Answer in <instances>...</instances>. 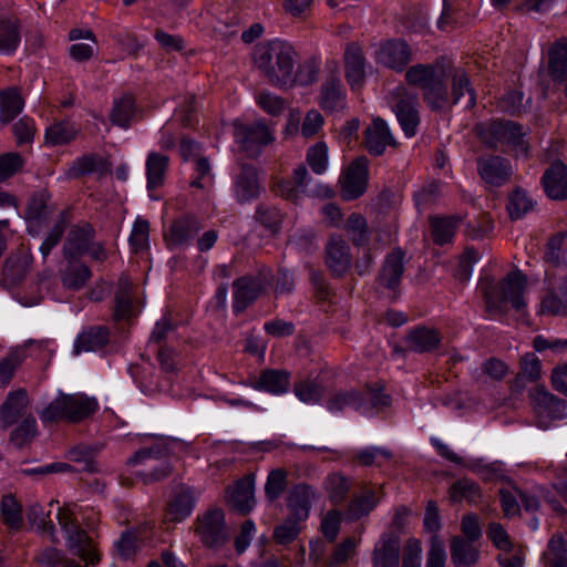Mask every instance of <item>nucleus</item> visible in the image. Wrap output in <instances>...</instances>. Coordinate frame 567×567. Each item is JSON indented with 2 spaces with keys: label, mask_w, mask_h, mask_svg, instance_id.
I'll return each mask as SVG.
<instances>
[{
  "label": "nucleus",
  "mask_w": 567,
  "mask_h": 567,
  "mask_svg": "<svg viewBox=\"0 0 567 567\" xmlns=\"http://www.w3.org/2000/svg\"><path fill=\"white\" fill-rule=\"evenodd\" d=\"M446 76L443 56H437L432 63L413 64L404 73L406 84L419 89L433 111H440L449 102Z\"/></svg>",
  "instance_id": "1"
},
{
  "label": "nucleus",
  "mask_w": 567,
  "mask_h": 567,
  "mask_svg": "<svg viewBox=\"0 0 567 567\" xmlns=\"http://www.w3.org/2000/svg\"><path fill=\"white\" fill-rule=\"evenodd\" d=\"M95 399L84 394H60L40 414L43 423L68 421L80 422L97 410Z\"/></svg>",
  "instance_id": "2"
},
{
  "label": "nucleus",
  "mask_w": 567,
  "mask_h": 567,
  "mask_svg": "<svg viewBox=\"0 0 567 567\" xmlns=\"http://www.w3.org/2000/svg\"><path fill=\"white\" fill-rule=\"evenodd\" d=\"M527 278L520 269H515L501 281L497 292L488 297L487 305L491 309L505 313L508 306L517 313L526 311L525 299Z\"/></svg>",
  "instance_id": "3"
},
{
  "label": "nucleus",
  "mask_w": 567,
  "mask_h": 567,
  "mask_svg": "<svg viewBox=\"0 0 567 567\" xmlns=\"http://www.w3.org/2000/svg\"><path fill=\"white\" fill-rule=\"evenodd\" d=\"M194 532L207 548L218 549L229 539L224 512L210 508L198 515L194 522Z\"/></svg>",
  "instance_id": "4"
},
{
  "label": "nucleus",
  "mask_w": 567,
  "mask_h": 567,
  "mask_svg": "<svg viewBox=\"0 0 567 567\" xmlns=\"http://www.w3.org/2000/svg\"><path fill=\"white\" fill-rule=\"evenodd\" d=\"M255 65L276 86L282 85L284 73V41L275 39L258 43L252 54Z\"/></svg>",
  "instance_id": "5"
},
{
  "label": "nucleus",
  "mask_w": 567,
  "mask_h": 567,
  "mask_svg": "<svg viewBox=\"0 0 567 567\" xmlns=\"http://www.w3.org/2000/svg\"><path fill=\"white\" fill-rule=\"evenodd\" d=\"M377 64L395 73H405L413 60V51L404 38H388L381 40L375 50Z\"/></svg>",
  "instance_id": "6"
},
{
  "label": "nucleus",
  "mask_w": 567,
  "mask_h": 567,
  "mask_svg": "<svg viewBox=\"0 0 567 567\" xmlns=\"http://www.w3.org/2000/svg\"><path fill=\"white\" fill-rule=\"evenodd\" d=\"M525 135L523 124L506 118H493L486 128L478 131V136L492 150H497L498 144L520 147L525 143Z\"/></svg>",
  "instance_id": "7"
},
{
  "label": "nucleus",
  "mask_w": 567,
  "mask_h": 567,
  "mask_svg": "<svg viewBox=\"0 0 567 567\" xmlns=\"http://www.w3.org/2000/svg\"><path fill=\"white\" fill-rule=\"evenodd\" d=\"M370 162L365 156H358L342 172L340 177V196L346 202L361 198L369 186Z\"/></svg>",
  "instance_id": "8"
},
{
  "label": "nucleus",
  "mask_w": 567,
  "mask_h": 567,
  "mask_svg": "<svg viewBox=\"0 0 567 567\" xmlns=\"http://www.w3.org/2000/svg\"><path fill=\"white\" fill-rule=\"evenodd\" d=\"M293 48L286 41V85L308 87L318 81L321 71V56L312 54L299 62L293 72Z\"/></svg>",
  "instance_id": "9"
},
{
  "label": "nucleus",
  "mask_w": 567,
  "mask_h": 567,
  "mask_svg": "<svg viewBox=\"0 0 567 567\" xmlns=\"http://www.w3.org/2000/svg\"><path fill=\"white\" fill-rule=\"evenodd\" d=\"M343 64L344 79L351 91L361 90L368 79L371 65L359 42L350 41L346 44Z\"/></svg>",
  "instance_id": "10"
},
{
  "label": "nucleus",
  "mask_w": 567,
  "mask_h": 567,
  "mask_svg": "<svg viewBox=\"0 0 567 567\" xmlns=\"http://www.w3.org/2000/svg\"><path fill=\"white\" fill-rule=\"evenodd\" d=\"M477 174L489 188H501L508 183L513 174L508 158L497 154L482 155L476 161Z\"/></svg>",
  "instance_id": "11"
},
{
  "label": "nucleus",
  "mask_w": 567,
  "mask_h": 567,
  "mask_svg": "<svg viewBox=\"0 0 567 567\" xmlns=\"http://www.w3.org/2000/svg\"><path fill=\"white\" fill-rule=\"evenodd\" d=\"M235 141L249 157H256L262 146L274 141V136L264 121H257L250 125L236 122Z\"/></svg>",
  "instance_id": "12"
},
{
  "label": "nucleus",
  "mask_w": 567,
  "mask_h": 567,
  "mask_svg": "<svg viewBox=\"0 0 567 567\" xmlns=\"http://www.w3.org/2000/svg\"><path fill=\"white\" fill-rule=\"evenodd\" d=\"M268 279L265 275H245L233 282V310L243 313L264 291Z\"/></svg>",
  "instance_id": "13"
},
{
  "label": "nucleus",
  "mask_w": 567,
  "mask_h": 567,
  "mask_svg": "<svg viewBox=\"0 0 567 567\" xmlns=\"http://www.w3.org/2000/svg\"><path fill=\"white\" fill-rule=\"evenodd\" d=\"M429 234L434 246H453L457 231L464 223L461 214H433L427 218Z\"/></svg>",
  "instance_id": "14"
},
{
  "label": "nucleus",
  "mask_w": 567,
  "mask_h": 567,
  "mask_svg": "<svg viewBox=\"0 0 567 567\" xmlns=\"http://www.w3.org/2000/svg\"><path fill=\"white\" fill-rule=\"evenodd\" d=\"M409 352L416 354L434 353L442 348L443 334L435 328L424 323L411 327L404 339Z\"/></svg>",
  "instance_id": "15"
},
{
  "label": "nucleus",
  "mask_w": 567,
  "mask_h": 567,
  "mask_svg": "<svg viewBox=\"0 0 567 567\" xmlns=\"http://www.w3.org/2000/svg\"><path fill=\"white\" fill-rule=\"evenodd\" d=\"M203 228L198 217L182 215L175 218L169 228L164 233V239L169 249L188 247L195 236Z\"/></svg>",
  "instance_id": "16"
},
{
  "label": "nucleus",
  "mask_w": 567,
  "mask_h": 567,
  "mask_svg": "<svg viewBox=\"0 0 567 567\" xmlns=\"http://www.w3.org/2000/svg\"><path fill=\"white\" fill-rule=\"evenodd\" d=\"M96 231L87 221H80L71 227L63 244V257L75 261L86 254L90 244L95 239Z\"/></svg>",
  "instance_id": "17"
},
{
  "label": "nucleus",
  "mask_w": 567,
  "mask_h": 567,
  "mask_svg": "<svg viewBox=\"0 0 567 567\" xmlns=\"http://www.w3.org/2000/svg\"><path fill=\"white\" fill-rule=\"evenodd\" d=\"M227 505L241 515H247L256 505L255 475L248 474L226 489Z\"/></svg>",
  "instance_id": "18"
},
{
  "label": "nucleus",
  "mask_w": 567,
  "mask_h": 567,
  "mask_svg": "<svg viewBox=\"0 0 567 567\" xmlns=\"http://www.w3.org/2000/svg\"><path fill=\"white\" fill-rule=\"evenodd\" d=\"M529 399L538 417L559 421L566 417L565 402L550 393L544 385H537L529 391Z\"/></svg>",
  "instance_id": "19"
},
{
  "label": "nucleus",
  "mask_w": 567,
  "mask_h": 567,
  "mask_svg": "<svg viewBox=\"0 0 567 567\" xmlns=\"http://www.w3.org/2000/svg\"><path fill=\"white\" fill-rule=\"evenodd\" d=\"M540 185L549 199L567 200V164L561 159H554L544 171Z\"/></svg>",
  "instance_id": "20"
},
{
  "label": "nucleus",
  "mask_w": 567,
  "mask_h": 567,
  "mask_svg": "<svg viewBox=\"0 0 567 567\" xmlns=\"http://www.w3.org/2000/svg\"><path fill=\"white\" fill-rule=\"evenodd\" d=\"M347 90L336 75L328 76L320 85L317 103L326 114L342 112L347 105Z\"/></svg>",
  "instance_id": "21"
},
{
  "label": "nucleus",
  "mask_w": 567,
  "mask_h": 567,
  "mask_svg": "<svg viewBox=\"0 0 567 567\" xmlns=\"http://www.w3.org/2000/svg\"><path fill=\"white\" fill-rule=\"evenodd\" d=\"M363 145L367 152L374 157L382 156L388 146H395L396 141L388 122L382 117L372 120L363 135Z\"/></svg>",
  "instance_id": "22"
},
{
  "label": "nucleus",
  "mask_w": 567,
  "mask_h": 567,
  "mask_svg": "<svg viewBox=\"0 0 567 567\" xmlns=\"http://www.w3.org/2000/svg\"><path fill=\"white\" fill-rule=\"evenodd\" d=\"M372 567H400L401 543L394 532H383L372 551Z\"/></svg>",
  "instance_id": "23"
},
{
  "label": "nucleus",
  "mask_w": 567,
  "mask_h": 567,
  "mask_svg": "<svg viewBox=\"0 0 567 567\" xmlns=\"http://www.w3.org/2000/svg\"><path fill=\"white\" fill-rule=\"evenodd\" d=\"M324 262L333 277H343L352 265L349 245L340 237L329 238L324 249Z\"/></svg>",
  "instance_id": "24"
},
{
  "label": "nucleus",
  "mask_w": 567,
  "mask_h": 567,
  "mask_svg": "<svg viewBox=\"0 0 567 567\" xmlns=\"http://www.w3.org/2000/svg\"><path fill=\"white\" fill-rule=\"evenodd\" d=\"M197 496L194 488L186 485L176 486L166 506V519L182 522L190 516L196 505Z\"/></svg>",
  "instance_id": "25"
},
{
  "label": "nucleus",
  "mask_w": 567,
  "mask_h": 567,
  "mask_svg": "<svg viewBox=\"0 0 567 567\" xmlns=\"http://www.w3.org/2000/svg\"><path fill=\"white\" fill-rule=\"evenodd\" d=\"M405 271V251L401 247H394L384 258L380 270L379 282L389 290L400 287Z\"/></svg>",
  "instance_id": "26"
},
{
  "label": "nucleus",
  "mask_w": 567,
  "mask_h": 567,
  "mask_svg": "<svg viewBox=\"0 0 567 567\" xmlns=\"http://www.w3.org/2000/svg\"><path fill=\"white\" fill-rule=\"evenodd\" d=\"M29 396L25 390L19 389L8 393L0 406V427L6 430L12 426L19 419H24L28 413Z\"/></svg>",
  "instance_id": "27"
},
{
  "label": "nucleus",
  "mask_w": 567,
  "mask_h": 567,
  "mask_svg": "<svg viewBox=\"0 0 567 567\" xmlns=\"http://www.w3.org/2000/svg\"><path fill=\"white\" fill-rule=\"evenodd\" d=\"M49 202L50 196L45 192L37 193L30 198L25 210V220L30 235L38 236L42 227L47 224V220L53 212Z\"/></svg>",
  "instance_id": "28"
},
{
  "label": "nucleus",
  "mask_w": 567,
  "mask_h": 567,
  "mask_svg": "<svg viewBox=\"0 0 567 567\" xmlns=\"http://www.w3.org/2000/svg\"><path fill=\"white\" fill-rule=\"evenodd\" d=\"M234 194L236 200L245 204L256 199L260 194V183L255 166L243 164L239 173L235 176Z\"/></svg>",
  "instance_id": "29"
},
{
  "label": "nucleus",
  "mask_w": 567,
  "mask_h": 567,
  "mask_svg": "<svg viewBox=\"0 0 567 567\" xmlns=\"http://www.w3.org/2000/svg\"><path fill=\"white\" fill-rule=\"evenodd\" d=\"M548 73L555 84L567 80V37L556 39L548 50Z\"/></svg>",
  "instance_id": "30"
},
{
  "label": "nucleus",
  "mask_w": 567,
  "mask_h": 567,
  "mask_svg": "<svg viewBox=\"0 0 567 567\" xmlns=\"http://www.w3.org/2000/svg\"><path fill=\"white\" fill-rule=\"evenodd\" d=\"M69 550L80 557L86 565H97L101 560L96 543L84 529L70 534L66 537Z\"/></svg>",
  "instance_id": "31"
},
{
  "label": "nucleus",
  "mask_w": 567,
  "mask_h": 567,
  "mask_svg": "<svg viewBox=\"0 0 567 567\" xmlns=\"http://www.w3.org/2000/svg\"><path fill=\"white\" fill-rule=\"evenodd\" d=\"M110 341V329L105 326H92L84 329L75 339L73 353L97 351Z\"/></svg>",
  "instance_id": "32"
},
{
  "label": "nucleus",
  "mask_w": 567,
  "mask_h": 567,
  "mask_svg": "<svg viewBox=\"0 0 567 567\" xmlns=\"http://www.w3.org/2000/svg\"><path fill=\"white\" fill-rule=\"evenodd\" d=\"M313 495L312 486L305 483L298 484L286 496V507L292 508V516L298 520H306L309 516Z\"/></svg>",
  "instance_id": "33"
},
{
  "label": "nucleus",
  "mask_w": 567,
  "mask_h": 567,
  "mask_svg": "<svg viewBox=\"0 0 567 567\" xmlns=\"http://www.w3.org/2000/svg\"><path fill=\"white\" fill-rule=\"evenodd\" d=\"M398 123L406 138H412L417 133L421 123L417 107L408 100H400L393 107Z\"/></svg>",
  "instance_id": "34"
},
{
  "label": "nucleus",
  "mask_w": 567,
  "mask_h": 567,
  "mask_svg": "<svg viewBox=\"0 0 567 567\" xmlns=\"http://www.w3.org/2000/svg\"><path fill=\"white\" fill-rule=\"evenodd\" d=\"M536 200L520 186H515L509 192L506 202V209L512 220H520L528 213L535 209Z\"/></svg>",
  "instance_id": "35"
},
{
  "label": "nucleus",
  "mask_w": 567,
  "mask_h": 567,
  "mask_svg": "<svg viewBox=\"0 0 567 567\" xmlns=\"http://www.w3.org/2000/svg\"><path fill=\"white\" fill-rule=\"evenodd\" d=\"M363 406V392L357 389L338 390L326 400V408L331 413L351 409L360 413Z\"/></svg>",
  "instance_id": "36"
},
{
  "label": "nucleus",
  "mask_w": 567,
  "mask_h": 567,
  "mask_svg": "<svg viewBox=\"0 0 567 567\" xmlns=\"http://www.w3.org/2000/svg\"><path fill=\"white\" fill-rule=\"evenodd\" d=\"M460 536L452 538L450 544L451 560L455 567H472L480 559V550Z\"/></svg>",
  "instance_id": "37"
},
{
  "label": "nucleus",
  "mask_w": 567,
  "mask_h": 567,
  "mask_svg": "<svg viewBox=\"0 0 567 567\" xmlns=\"http://www.w3.org/2000/svg\"><path fill=\"white\" fill-rule=\"evenodd\" d=\"M352 244L359 248H369L372 233L369 228L367 218L360 213H351L344 225Z\"/></svg>",
  "instance_id": "38"
},
{
  "label": "nucleus",
  "mask_w": 567,
  "mask_h": 567,
  "mask_svg": "<svg viewBox=\"0 0 567 567\" xmlns=\"http://www.w3.org/2000/svg\"><path fill=\"white\" fill-rule=\"evenodd\" d=\"M392 396L385 392L383 386H368V391L363 392V406L360 414L364 416H374L392 405Z\"/></svg>",
  "instance_id": "39"
},
{
  "label": "nucleus",
  "mask_w": 567,
  "mask_h": 567,
  "mask_svg": "<svg viewBox=\"0 0 567 567\" xmlns=\"http://www.w3.org/2000/svg\"><path fill=\"white\" fill-rule=\"evenodd\" d=\"M168 164L169 158L164 154L151 152L147 155L145 166L148 190H154L163 186Z\"/></svg>",
  "instance_id": "40"
},
{
  "label": "nucleus",
  "mask_w": 567,
  "mask_h": 567,
  "mask_svg": "<svg viewBox=\"0 0 567 567\" xmlns=\"http://www.w3.org/2000/svg\"><path fill=\"white\" fill-rule=\"evenodd\" d=\"M107 172L106 162L99 154H85L75 159L69 168V176L79 178L84 175L99 173L103 175Z\"/></svg>",
  "instance_id": "41"
},
{
  "label": "nucleus",
  "mask_w": 567,
  "mask_h": 567,
  "mask_svg": "<svg viewBox=\"0 0 567 567\" xmlns=\"http://www.w3.org/2000/svg\"><path fill=\"white\" fill-rule=\"evenodd\" d=\"M323 375L320 373L315 379L302 380L295 384L293 392L297 399L305 403H318L326 396V388L322 384Z\"/></svg>",
  "instance_id": "42"
},
{
  "label": "nucleus",
  "mask_w": 567,
  "mask_h": 567,
  "mask_svg": "<svg viewBox=\"0 0 567 567\" xmlns=\"http://www.w3.org/2000/svg\"><path fill=\"white\" fill-rule=\"evenodd\" d=\"M23 100L17 89L10 87L0 92V122L10 123L23 109Z\"/></svg>",
  "instance_id": "43"
},
{
  "label": "nucleus",
  "mask_w": 567,
  "mask_h": 567,
  "mask_svg": "<svg viewBox=\"0 0 567 567\" xmlns=\"http://www.w3.org/2000/svg\"><path fill=\"white\" fill-rule=\"evenodd\" d=\"M132 282L127 278H120L115 292L114 319L120 321L128 319L133 312Z\"/></svg>",
  "instance_id": "44"
},
{
  "label": "nucleus",
  "mask_w": 567,
  "mask_h": 567,
  "mask_svg": "<svg viewBox=\"0 0 567 567\" xmlns=\"http://www.w3.org/2000/svg\"><path fill=\"white\" fill-rule=\"evenodd\" d=\"M543 558L549 567H567V539L561 533H555L548 540Z\"/></svg>",
  "instance_id": "45"
},
{
  "label": "nucleus",
  "mask_w": 567,
  "mask_h": 567,
  "mask_svg": "<svg viewBox=\"0 0 567 567\" xmlns=\"http://www.w3.org/2000/svg\"><path fill=\"white\" fill-rule=\"evenodd\" d=\"M79 133L74 123L61 121L52 124L45 131V143L51 146L65 145L73 141Z\"/></svg>",
  "instance_id": "46"
},
{
  "label": "nucleus",
  "mask_w": 567,
  "mask_h": 567,
  "mask_svg": "<svg viewBox=\"0 0 567 567\" xmlns=\"http://www.w3.org/2000/svg\"><path fill=\"white\" fill-rule=\"evenodd\" d=\"M324 488L333 504H341L348 498L351 484L348 476L341 472H333L326 477Z\"/></svg>",
  "instance_id": "47"
},
{
  "label": "nucleus",
  "mask_w": 567,
  "mask_h": 567,
  "mask_svg": "<svg viewBox=\"0 0 567 567\" xmlns=\"http://www.w3.org/2000/svg\"><path fill=\"white\" fill-rule=\"evenodd\" d=\"M378 505V499L373 491H369L360 497L350 502L344 515L350 522H357L368 516Z\"/></svg>",
  "instance_id": "48"
},
{
  "label": "nucleus",
  "mask_w": 567,
  "mask_h": 567,
  "mask_svg": "<svg viewBox=\"0 0 567 567\" xmlns=\"http://www.w3.org/2000/svg\"><path fill=\"white\" fill-rule=\"evenodd\" d=\"M92 271L84 264L69 261L66 269L62 274V284L71 290H80L91 279Z\"/></svg>",
  "instance_id": "49"
},
{
  "label": "nucleus",
  "mask_w": 567,
  "mask_h": 567,
  "mask_svg": "<svg viewBox=\"0 0 567 567\" xmlns=\"http://www.w3.org/2000/svg\"><path fill=\"white\" fill-rule=\"evenodd\" d=\"M250 385L258 391L281 394L284 392V372L275 369H266L258 378L250 382Z\"/></svg>",
  "instance_id": "50"
},
{
  "label": "nucleus",
  "mask_w": 567,
  "mask_h": 567,
  "mask_svg": "<svg viewBox=\"0 0 567 567\" xmlns=\"http://www.w3.org/2000/svg\"><path fill=\"white\" fill-rule=\"evenodd\" d=\"M135 114V102L131 95H123L114 101L110 120L113 124L127 128Z\"/></svg>",
  "instance_id": "51"
},
{
  "label": "nucleus",
  "mask_w": 567,
  "mask_h": 567,
  "mask_svg": "<svg viewBox=\"0 0 567 567\" xmlns=\"http://www.w3.org/2000/svg\"><path fill=\"white\" fill-rule=\"evenodd\" d=\"M68 224L69 213L66 210H62L40 246V252L44 259L51 254L52 249L55 248L58 244L61 241Z\"/></svg>",
  "instance_id": "52"
},
{
  "label": "nucleus",
  "mask_w": 567,
  "mask_h": 567,
  "mask_svg": "<svg viewBox=\"0 0 567 567\" xmlns=\"http://www.w3.org/2000/svg\"><path fill=\"white\" fill-rule=\"evenodd\" d=\"M25 359V352L21 348L10 350L0 360V386H7L12 380L16 370Z\"/></svg>",
  "instance_id": "53"
},
{
  "label": "nucleus",
  "mask_w": 567,
  "mask_h": 567,
  "mask_svg": "<svg viewBox=\"0 0 567 567\" xmlns=\"http://www.w3.org/2000/svg\"><path fill=\"white\" fill-rule=\"evenodd\" d=\"M256 220L270 234L276 235L281 228L282 214L280 208L261 204L255 214Z\"/></svg>",
  "instance_id": "54"
},
{
  "label": "nucleus",
  "mask_w": 567,
  "mask_h": 567,
  "mask_svg": "<svg viewBox=\"0 0 567 567\" xmlns=\"http://www.w3.org/2000/svg\"><path fill=\"white\" fill-rule=\"evenodd\" d=\"M0 512L4 524L12 530H19L22 526V509L19 502L12 495H6L1 499Z\"/></svg>",
  "instance_id": "55"
},
{
  "label": "nucleus",
  "mask_w": 567,
  "mask_h": 567,
  "mask_svg": "<svg viewBox=\"0 0 567 567\" xmlns=\"http://www.w3.org/2000/svg\"><path fill=\"white\" fill-rule=\"evenodd\" d=\"M524 97L525 94L522 90L512 89L507 91L502 97L504 112L512 117L526 113L532 105V99L528 97L526 104H524Z\"/></svg>",
  "instance_id": "56"
},
{
  "label": "nucleus",
  "mask_w": 567,
  "mask_h": 567,
  "mask_svg": "<svg viewBox=\"0 0 567 567\" xmlns=\"http://www.w3.org/2000/svg\"><path fill=\"white\" fill-rule=\"evenodd\" d=\"M326 142L320 141L311 145L306 154V161L311 171L317 175H322L328 169L329 156Z\"/></svg>",
  "instance_id": "57"
},
{
  "label": "nucleus",
  "mask_w": 567,
  "mask_h": 567,
  "mask_svg": "<svg viewBox=\"0 0 567 567\" xmlns=\"http://www.w3.org/2000/svg\"><path fill=\"white\" fill-rule=\"evenodd\" d=\"M37 433V421L29 414L21 420L20 424L11 432L10 441L17 447L21 449L30 443L35 437Z\"/></svg>",
  "instance_id": "58"
},
{
  "label": "nucleus",
  "mask_w": 567,
  "mask_h": 567,
  "mask_svg": "<svg viewBox=\"0 0 567 567\" xmlns=\"http://www.w3.org/2000/svg\"><path fill=\"white\" fill-rule=\"evenodd\" d=\"M481 495L480 485L471 480H460L451 487V498L453 502H475Z\"/></svg>",
  "instance_id": "59"
},
{
  "label": "nucleus",
  "mask_w": 567,
  "mask_h": 567,
  "mask_svg": "<svg viewBox=\"0 0 567 567\" xmlns=\"http://www.w3.org/2000/svg\"><path fill=\"white\" fill-rule=\"evenodd\" d=\"M20 43V32L16 22L0 21V52L11 53Z\"/></svg>",
  "instance_id": "60"
},
{
  "label": "nucleus",
  "mask_w": 567,
  "mask_h": 567,
  "mask_svg": "<svg viewBox=\"0 0 567 567\" xmlns=\"http://www.w3.org/2000/svg\"><path fill=\"white\" fill-rule=\"evenodd\" d=\"M546 259L557 265H567V233H558L549 239Z\"/></svg>",
  "instance_id": "61"
},
{
  "label": "nucleus",
  "mask_w": 567,
  "mask_h": 567,
  "mask_svg": "<svg viewBox=\"0 0 567 567\" xmlns=\"http://www.w3.org/2000/svg\"><path fill=\"white\" fill-rule=\"evenodd\" d=\"M359 540L350 536L336 546L332 554L328 557L329 567H339L346 564L355 553Z\"/></svg>",
  "instance_id": "62"
},
{
  "label": "nucleus",
  "mask_w": 567,
  "mask_h": 567,
  "mask_svg": "<svg viewBox=\"0 0 567 567\" xmlns=\"http://www.w3.org/2000/svg\"><path fill=\"white\" fill-rule=\"evenodd\" d=\"M343 519V513L339 509H330L323 516L320 530L328 543L336 542Z\"/></svg>",
  "instance_id": "63"
},
{
  "label": "nucleus",
  "mask_w": 567,
  "mask_h": 567,
  "mask_svg": "<svg viewBox=\"0 0 567 567\" xmlns=\"http://www.w3.org/2000/svg\"><path fill=\"white\" fill-rule=\"evenodd\" d=\"M538 315H551L560 316L567 313V303L556 292V289H548L546 295L543 297Z\"/></svg>",
  "instance_id": "64"
}]
</instances>
